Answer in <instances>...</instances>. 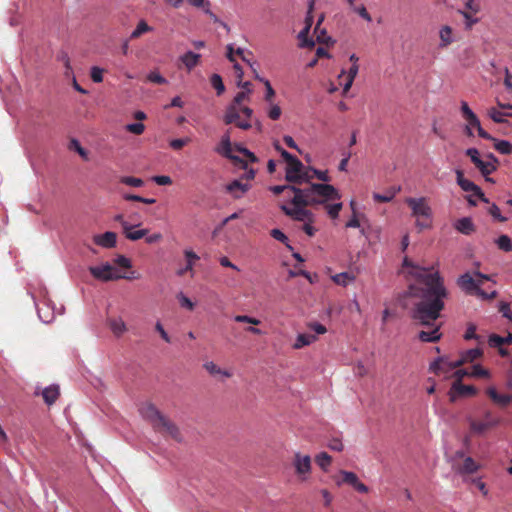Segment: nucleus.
<instances>
[{
    "instance_id": "f257e3e1",
    "label": "nucleus",
    "mask_w": 512,
    "mask_h": 512,
    "mask_svg": "<svg viewBox=\"0 0 512 512\" xmlns=\"http://www.w3.org/2000/svg\"><path fill=\"white\" fill-rule=\"evenodd\" d=\"M403 267L410 268L408 273L417 280V284L409 286L410 294L418 299L413 304L410 316L417 325L431 328L429 331H420L418 338L422 342H436L441 337L440 324H436V321L448 297L444 280L439 272H430L433 267H420L408 258L404 259Z\"/></svg>"
},
{
    "instance_id": "f03ea898",
    "label": "nucleus",
    "mask_w": 512,
    "mask_h": 512,
    "mask_svg": "<svg viewBox=\"0 0 512 512\" xmlns=\"http://www.w3.org/2000/svg\"><path fill=\"white\" fill-rule=\"evenodd\" d=\"M293 207L282 205L281 210L291 219L302 222H313V213L306 209L307 206L326 204L331 200H340L338 190L327 183H313L306 188H291Z\"/></svg>"
},
{
    "instance_id": "7ed1b4c3",
    "label": "nucleus",
    "mask_w": 512,
    "mask_h": 512,
    "mask_svg": "<svg viewBox=\"0 0 512 512\" xmlns=\"http://www.w3.org/2000/svg\"><path fill=\"white\" fill-rule=\"evenodd\" d=\"M252 89L238 92L232 102L227 106L223 121L225 124H235L242 130H249L252 127L251 119L253 110L248 106H243V102L250 100Z\"/></svg>"
},
{
    "instance_id": "20e7f679",
    "label": "nucleus",
    "mask_w": 512,
    "mask_h": 512,
    "mask_svg": "<svg viewBox=\"0 0 512 512\" xmlns=\"http://www.w3.org/2000/svg\"><path fill=\"white\" fill-rule=\"evenodd\" d=\"M283 159L286 162V180L300 184L312 178L308 171H304L302 162L287 151H283Z\"/></svg>"
},
{
    "instance_id": "39448f33",
    "label": "nucleus",
    "mask_w": 512,
    "mask_h": 512,
    "mask_svg": "<svg viewBox=\"0 0 512 512\" xmlns=\"http://www.w3.org/2000/svg\"><path fill=\"white\" fill-rule=\"evenodd\" d=\"M405 202L411 208L412 216L417 218L416 225L420 229L430 227L432 211L430 206L427 204L426 199L424 197H408Z\"/></svg>"
},
{
    "instance_id": "423d86ee",
    "label": "nucleus",
    "mask_w": 512,
    "mask_h": 512,
    "mask_svg": "<svg viewBox=\"0 0 512 512\" xmlns=\"http://www.w3.org/2000/svg\"><path fill=\"white\" fill-rule=\"evenodd\" d=\"M455 173L457 184L460 186V188L465 192L471 193V195L467 197V200L471 205H476V201L473 200L472 197H477L485 203L489 202L488 199L485 197L484 193L482 192L481 188L464 177V173L462 170L457 169Z\"/></svg>"
},
{
    "instance_id": "0eeeda50",
    "label": "nucleus",
    "mask_w": 512,
    "mask_h": 512,
    "mask_svg": "<svg viewBox=\"0 0 512 512\" xmlns=\"http://www.w3.org/2000/svg\"><path fill=\"white\" fill-rule=\"evenodd\" d=\"M460 111L462 114V118L466 121V126L475 128L477 130L479 137L483 139H492V135H490L482 128L478 116L471 110L467 102H461Z\"/></svg>"
},
{
    "instance_id": "6e6552de",
    "label": "nucleus",
    "mask_w": 512,
    "mask_h": 512,
    "mask_svg": "<svg viewBox=\"0 0 512 512\" xmlns=\"http://www.w3.org/2000/svg\"><path fill=\"white\" fill-rule=\"evenodd\" d=\"M498 423L499 419L491 411H485L483 418L480 420H469L470 430L475 434H483Z\"/></svg>"
},
{
    "instance_id": "1a4fd4ad",
    "label": "nucleus",
    "mask_w": 512,
    "mask_h": 512,
    "mask_svg": "<svg viewBox=\"0 0 512 512\" xmlns=\"http://www.w3.org/2000/svg\"><path fill=\"white\" fill-rule=\"evenodd\" d=\"M466 155L471 159L472 163L479 169L486 181L492 182L488 176L496 171V165L492 162L484 161L480 158L479 151L476 148H468Z\"/></svg>"
},
{
    "instance_id": "9d476101",
    "label": "nucleus",
    "mask_w": 512,
    "mask_h": 512,
    "mask_svg": "<svg viewBox=\"0 0 512 512\" xmlns=\"http://www.w3.org/2000/svg\"><path fill=\"white\" fill-rule=\"evenodd\" d=\"M89 272L94 278L104 282L126 278V276L120 275L118 271L109 263H105L101 266H91L89 267ZM127 279L130 278L127 277Z\"/></svg>"
},
{
    "instance_id": "9b49d317",
    "label": "nucleus",
    "mask_w": 512,
    "mask_h": 512,
    "mask_svg": "<svg viewBox=\"0 0 512 512\" xmlns=\"http://www.w3.org/2000/svg\"><path fill=\"white\" fill-rule=\"evenodd\" d=\"M458 286L470 295H478L483 298H487L486 293L481 290L482 281H477L469 273L461 275L457 280Z\"/></svg>"
},
{
    "instance_id": "f8f14e48",
    "label": "nucleus",
    "mask_w": 512,
    "mask_h": 512,
    "mask_svg": "<svg viewBox=\"0 0 512 512\" xmlns=\"http://www.w3.org/2000/svg\"><path fill=\"white\" fill-rule=\"evenodd\" d=\"M455 458H463L462 463L456 461L452 464L453 469L462 475H470L476 473L479 469V464L471 457H464L463 451H457Z\"/></svg>"
},
{
    "instance_id": "ddd939ff",
    "label": "nucleus",
    "mask_w": 512,
    "mask_h": 512,
    "mask_svg": "<svg viewBox=\"0 0 512 512\" xmlns=\"http://www.w3.org/2000/svg\"><path fill=\"white\" fill-rule=\"evenodd\" d=\"M476 393L477 389L474 386L464 385L460 380H455L449 391V399L455 402L458 397L474 396Z\"/></svg>"
},
{
    "instance_id": "4468645a",
    "label": "nucleus",
    "mask_w": 512,
    "mask_h": 512,
    "mask_svg": "<svg viewBox=\"0 0 512 512\" xmlns=\"http://www.w3.org/2000/svg\"><path fill=\"white\" fill-rule=\"evenodd\" d=\"M155 430L162 433L163 435L170 436L177 442H181L183 440L182 434L178 426L170 419H168L166 416L158 424V427H156Z\"/></svg>"
},
{
    "instance_id": "2eb2a0df",
    "label": "nucleus",
    "mask_w": 512,
    "mask_h": 512,
    "mask_svg": "<svg viewBox=\"0 0 512 512\" xmlns=\"http://www.w3.org/2000/svg\"><path fill=\"white\" fill-rule=\"evenodd\" d=\"M140 413L144 419L152 424L154 429L158 427V424L165 417L152 403L143 404L140 408Z\"/></svg>"
},
{
    "instance_id": "dca6fc26",
    "label": "nucleus",
    "mask_w": 512,
    "mask_h": 512,
    "mask_svg": "<svg viewBox=\"0 0 512 512\" xmlns=\"http://www.w3.org/2000/svg\"><path fill=\"white\" fill-rule=\"evenodd\" d=\"M293 466L295 468L296 474L302 479L305 480L307 474L310 473L311 470V458L309 455H302L299 452L295 453Z\"/></svg>"
},
{
    "instance_id": "f3484780",
    "label": "nucleus",
    "mask_w": 512,
    "mask_h": 512,
    "mask_svg": "<svg viewBox=\"0 0 512 512\" xmlns=\"http://www.w3.org/2000/svg\"><path fill=\"white\" fill-rule=\"evenodd\" d=\"M215 151L222 155L223 157H226L233 161L236 164H240L243 169H247V163L239 158L238 156H235L232 154V143L231 142H223L220 141L218 146L215 148Z\"/></svg>"
},
{
    "instance_id": "a211bd4d",
    "label": "nucleus",
    "mask_w": 512,
    "mask_h": 512,
    "mask_svg": "<svg viewBox=\"0 0 512 512\" xmlns=\"http://www.w3.org/2000/svg\"><path fill=\"white\" fill-rule=\"evenodd\" d=\"M342 482L351 485L360 493H367L368 487L359 481L358 476L354 472L341 470Z\"/></svg>"
},
{
    "instance_id": "6ab92c4d",
    "label": "nucleus",
    "mask_w": 512,
    "mask_h": 512,
    "mask_svg": "<svg viewBox=\"0 0 512 512\" xmlns=\"http://www.w3.org/2000/svg\"><path fill=\"white\" fill-rule=\"evenodd\" d=\"M117 235L114 232H105L93 236V242L103 248H113L116 245Z\"/></svg>"
},
{
    "instance_id": "aec40b11",
    "label": "nucleus",
    "mask_w": 512,
    "mask_h": 512,
    "mask_svg": "<svg viewBox=\"0 0 512 512\" xmlns=\"http://www.w3.org/2000/svg\"><path fill=\"white\" fill-rule=\"evenodd\" d=\"M482 355V350L479 348H473L462 353L461 357L451 364V368H458L465 363L473 362Z\"/></svg>"
},
{
    "instance_id": "412c9836",
    "label": "nucleus",
    "mask_w": 512,
    "mask_h": 512,
    "mask_svg": "<svg viewBox=\"0 0 512 512\" xmlns=\"http://www.w3.org/2000/svg\"><path fill=\"white\" fill-rule=\"evenodd\" d=\"M486 394L496 405L500 407H506L512 402V395L499 394L494 387L487 388Z\"/></svg>"
},
{
    "instance_id": "4be33fe9",
    "label": "nucleus",
    "mask_w": 512,
    "mask_h": 512,
    "mask_svg": "<svg viewBox=\"0 0 512 512\" xmlns=\"http://www.w3.org/2000/svg\"><path fill=\"white\" fill-rule=\"evenodd\" d=\"M439 38V47L446 48L447 46L454 42L453 29L448 25L442 26L439 31Z\"/></svg>"
},
{
    "instance_id": "5701e85b",
    "label": "nucleus",
    "mask_w": 512,
    "mask_h": 512,
    "mask_svg": "<svg viewBox=\"0 0 512 512\" xmlns=\"http://www.w3.org/2000/svg\"><path fill=\"white\" fill-rule=\"evenodd\" d=\"M108 326L117 337L124 334L127 330L126 324L121 317H112L108 319Z\"/></svg>"
},
{
    "instance_id": "b1692460",
    "label": "nucleus",
    "mask_w": 512,
    "mask_h": 512,
    "mask_svg": "<svg viewBox=\"0 0 512 512\" xmlns=\"http://www.w3.org/2000/svg\"><path fill=\"white\" fill-rule=\"evenodd\" d=\"M324 20V15H321L317 21L316 27L314 29V33L316 34L317 42L324 43L326 45L334 44L335 41L327 35V32L325 29H320V25L322 21Z\"/></svg>"
},
{
    "instance_id": "393cba45",
    "label": "nucleus",
    "mask_w": 512,
    "mask_h": 512,
    "mask_svg": "<svg viewBox=\"0 0 512 512\" xmlns=\"http://www.w3.org/2000/svg\"><path fill=\"white\" fill-rule=\"evenodd\" d=\"M200 57V54L188 51L180 57V61L187 68L188 71H191L194 67L198 65Z\"/></svg>"
},
{
    "instance_id": "a878e982",
    "label": "nucleus",
    "mask_w": 512,
    "mask_h": 512,
    "mask_svg": "<svg viewBox=\"0 0 512 512\" xmlns=\"http://www.w3.org/2000/svg\"><path fill=\"white\" fill-rule=\"evenodd\" d=\"M60 395L59 387L57 385H51L42 391V397L47 405H52L56 402Z\"/></svg>"
},
{
    "instance_id": "bb28decb",
    "label": "nucleus",
    "mask_w": 512,
    "mask_h": 512,
    "mask_svg": "<svg viewBox=\"0 0 512 512\" xmlns=\"http://www.w3.org/2000/svg\"><path fill=\"white\" fill-rule=\"evenodd\" d=\"M454 362L455 361H453V363ZM451 364L452 362H449L447 359L440 357L430 365V369L436 374L447 373L453 369L450 367Z\"/></svg>"
},
{
    "instance_id": "cd10ccee",
    "label": "nucleus",
    "mask_w": 512,
    "mask_h": 512,
    "mask_svg": "<svg viewBox=\"0 0 512 512\" xmlns=\"http://www.w3.org/2000/svg\"><path fill=\"white\" fill-rule=\"evenodd\" d=\"M184 255L186 257V266L178 270L177 274L183 276L187 272L193 271L194 262L199 259V256L192 250H185Z\"/></svg>"
},
{
    "instance_id": "c85d7f7f",
    "label": "nucleus",
    "mask_w": 512,
    "mask_h": 512,
    "mask_svg": "<svg viewBox=\"0 0 512 512\" xmlns=\"http://www.w3.org/2000/svg\"><path fill=\"white\" fill-rule=\"evenodd\" d=\"M455 229L465 235H470L474 232L475 227L472 220L468 217L459 219L455 224Z\"/></svg>"
},
{
    "instance_id": "c756f323",
    "label": "nucleus",
    "mask_w": 512,
    "mask_h": 512,
    "mask_svg": "<svg viewBox=\"0 0 512 512\" xmlns=\"http://www.w3.org/2000/svg\"><path fill=\"white\" fill-rule=\"evenodd\" d=\"M248 189L249 185L243 184L239 180H234L227 186V191L230 192L235 198H240Z\"/></svg>"
},
{
    "instance_id": "7c9ffc66",
    "label": "nucleus",
    "mask_w": 512,
    "mask_h": 512,
    "mask_svg": "<svg viewBox=\"0 0 512 512\" xmlns=\"http://www.w3.org/2000/svg\"><path fill=\"white\" fill-rule=\"evenodd\" d=\"M493 142L494 149L503 155L512 154V144L506 140H499L492 136V139H489Z\"/></svg>"
},
{
    "instance_id": "2f4dec72",
    "label": "nucleus",
    "mask_w": 512,
    "mask_h": 512,
    "mask_svg": "<svg viewBox=\"0 0 512 512\" xmlns=\"http://www.w3.org/2000/svg\"><path fill=\"white\" fill-rule=\"evenodd\" d=\"M203 366L205 370L213 376L221 375L226 378H230L232 376V374L229 371L223 370L212 361L206 362Z\"/></svg>"
},
{
    "instance_id": "473e14b6",
    "label": "nucleus",
    "mask_w": 512,
    "mask_h": 512,
    "mask_svg": "<svg viewBox=\"0 0 512 512\" xmlns=\"http://www.w3.org/2000/svg\"><path fill=\"white\" fill-rule=\"evenodd\" d=\"M488 343L491 347H501L504 344H511L512 334L509 333L506 337H502L497 334H491L489 336Z\"/></svg>"
},
{
    "instance_id": "72a5a7b5",
    "label": "nucleus",
    "mask_w": 512,
    "mask_h": 512,
    "mask_svg": "<svg viewBox=\"0 0 512 512\" xmlns=\"http://www.w3.org/2000/svg\"><path fill=\"white\" fill-rule=\"evenodd\" d=\"M335 284L346 287L349 283L355 280V276L348 272L338 273L332 276Z\"/></svg>"
},
{
    "instance_id": "f704fd0d",
    "label": "nucleus",
    "mask_w": 512,
    "mask_h": 512,
    "mask_svg": "<svg viewBox=\"0 0 512 512\" xmlns=\"http://www.w3.org/2000/svg\"><path fill=\"white\" fill-rule=\"evenodd\" d=\"M458 13L464 18V28L469 31L473 28L475 24L479 22V18L473 16V12H469L466 10L459 9Z\"/></svg>"
},
{
    "instance_id": "c9c22d12",
    "label": "nucleus",
    "mask_w": 512,
    "mask_h": 512,
    "mask_svg": "<svg viewBox=\"0 0 512 512\" xmlns=\"http://www.w3.org/2000/svg\"><path fill=\"white\" fill-rule=\"evenodd\" d=\"M487 114L495 123H505V117H512V113L502 112L495 107L489 108Z\"/></svg>"
},
{
    "instance_id": "e433bc0d",
    "label": "nucleus",
    "mask_w": 512,
    "mask_h": 512,
    "mask_svg": "<svg viewBox=\"0 0 512 512\" xmlns=\"http://www.w3.org/2000/svg\"><path fill=\"white\" fill-rule=\"evenodd\" d=\"M316 340V336L312 334H299L293 344L294 349H300L304 346L310 345Z\"/></svg>"
},
{
    "instance_id": "4c0bfd02",
    "label": "nucleus",
    "mask_w": 512,
    "mask_h": 512,
    "mask_svg": "<svg viewBox=\"0 0 512 512\" xmlns=\"http://www.w3.org/2000/svg\"><path fill=\"white\" fill-rule=\"evenodd\" d=\"M309 32H310V29L309 27H304L298 34V39L300 40V46L301 47H313L314 46V41L309 38Z\"/></svg>"
},
{
    "instance_id": "58836bf2",
    "label": "nucleus",
    "mask_w": 512,
    "mask_h": 512,
    "mask_svg": "<svg viewBox=\"0 0 512 512\" xmlns=\"http://www.w3.org/2000/svg\"><path fill=\"white\" fill-rule=\"evenodd\" d=\"M315 461L322 470L327 471L332 462V458L328 453L321 452L316 456Z\"/></svg>"
},
{
    "instance_id": "ea45409f",
    "label": "nucleus",
    "mask_w": 512,
    "mask_h": 512,
    "mask_svg": "<svg viewBox=\"0 0 512 512\" xmlns=\"http://www.w3.org/2000/svg\"><path fill=\"white\" fill-rule=\"evenodd\" d=\"M152 30V27H150L146 21L144 20H141L139 21V23L137 24L136 28L134 29V31L131 33L130 35V38L131 39H136V38H139L142 34L146 33V32H150Z\"/></svg>"
},
{
    "instance_id": "a19ab883",
    "label": "nucleus",
    "mask_w": 512,
    "mask_h": 512,
    "mask_svg": "<svg viewBox=\"0 0 512 512\" xmlns=\"http://www.w3.org/2000/svg\"><path fill=\"white\" fill-rule=\"evenodd\" d=\"M133 228H128L127 230H123L125 237L131 241H136L147 235V229H141L137 231H132Z\"/></svg>"
},
{
    "instance_id": "79ce46f5",
    "label": "nucleus",
    "mask_w": 512,
    "mask_h": 512,
    "mask_svg": "<svg viewBox=\"0 0 512 512\" xmlns=\"http://www.w3.org/2000/svg\"><path fill=\"white\" fill-rule=\"evenodd\" d=\"M496 244L500 250L505 252L512 251V242L511 239L507 235H501L497 240Z\"/></svg>"
},
{
    "instance_id": "37998d69",
    "label": "nucleus",
    "mask_w": 512,
    "mask_h": 512,
    "mask_svg": "<svg viewBox=\"0 0 512 512\" xmlns=\"http://www.w3.org/2000/svg\"><path fill=\"white\" fill-rule=\"evenodd\" d=\"M210 82L213 88L216 90L217 95H221L225 91V86L220 75L213 74L210 78Z\"/></svg>"
},
{
    "instance_id": "c03bdc74",
    "label": "nucleus",
    "mask_w": 512,
    "mask_h": 512,
    "mask_svg": "<svg viewBox=\"0 0 512 512\" xmlns=\"http://www.w3.org/2000/svg\"><path fill=\"white\" fill-rule=\"evenodd\" d=\"M256 78L258 80L262 81L265 85V88H266V92H265V96H264L265 101L268 103H272L273 98L275 96V91H274L273 87L271 86L270 82L268 80H264V79L260 78L258 75H256Z\"/></svg>"
},
{
    "instance_id": "a18cd8bd",
    "label": "nucleus",
    "mask_w": 512,
    "mask_h": 512,
    "mask_svg": "<svg viewBox=\"0 0 512 512\" xmlns=\"http://www.w3.org/2000/svg\"><path fill=\"white\" fill-rule=\"evenodd\" d=\"M120 182L132 187H142L144 185V181L142 179L132 176H123L121 177Z\"/></svg>"
},
{
    "instance_id": "49530a36",
    "label": "nucleus",
    "mask_w": 512,
    "mask_h": 512,
    "mask_svg": "<svg viewBox=\"0 0 512 512\" xmlns=\"http://www.w3.org/2000/svg\"><path fill=\"white\" fill-rule=\"evenodd\" d=\"M177 299L179 301V304L182 308H185L189 311H192L195 307V304L186 296L184 295L182 292H180L178 295H177Z\"/></svg>"
},
{
    "instance_id": "de8ad7c7",
    "label": "nucleus",
    "mask_w": 512,
    "mask_h": 512,
    "mask_svg": "<svg viewBox=\"0 0 512 512\" xmlns=\"http://www.w3.org/2000/svg\"><path fill=\"white\" fill-rule=\"evenodd\" d=\"M269 109L267 111V115L271 120H278L282 114V110L279 105L269 103Z\"/></svg>"
},
{
    "instance_id": "09e8293b",
    "label": "nucleus",
    "mask_w": 512,
    "mask_h": 512,
    "mask_svg": "<svg viewBox=\"0 0 512 512\" xmlns=\"http://www.w3.org/2000/svg\"><path fill=\"white\" fill-rule=\"evenodd\" d=\"M234 321L239 323H247L250 325H259L261 321L257 318L248 316V315H236L234 316Z\"/></svg>"
},
{
    "instance_id": "8fccbe9b",
    "label": "nucleus",
    "mask_w": 512,
    "mask_h": 512,
    "mask_svg": "<svg viewBox=\"0 0 512 512\" xmlns=\"http://www.w3.org/2000/svg\"><path fill=\"white\" fill-rule=\"evenodd\" d=\"M70 149H74L83 159H88L87 151L80 145L79 141L76 139H72L69 145Z\"/></svg>"
},
{
    "instance_id": "3c124183",
    "label": "nucleus",
    "mask_w": 512,
    "mask_h": 512,
    "mask_svg": "<svg viewBox=\"0 0 512 512\" xmlns=\"http://www.w3.org/2000/svg\"><path fill=\"white\" fill-rule=\"evenodd\" d=\"M123 198L127 201H137L145 204H154L156 202L154 198H144L134 194H125Z\"/></svg>"
},
{
    "instance_id": "603ef678",
    "label": "nucleus",
    "mask_w": 512,
    "mask_h": 512,
    "mask_svg": "<svg viewBox=\"0 0 512 512\" xmlns=\"http://www.w3.org/2000/svg\"><path fill=\"white\" fill-rule=\"evenodd\" d=\"M327 213L332 218L335 219L339 216V212L342 209V203L338 202L335 204H327L326 205Z\"/></svg>"
},
{
    "instance_id": "864d4df0",
    "label": "nucleus",
    "mask_w": 512,
    "mask_h": 512,
    "mask_svg": "<svg viewBox=\"0 0 512 512\" xmlns=\"http://www.w3.org/2000/svg\"><path fill=\"white\" fill-rule=\"evenodd\" d=\"M147 80L155 84H166L167 80L156 71H152L147 75Z\"/></svg>"
},
{
    "instance_id": "5fc2aeb1",
    "label": "nucleus",
    "mask_w": 512,
    "mask_h": 512,
    "mask_svg": "<svg viewBox=\"0 0 512 512\" xmlns=\"http://www.w3.org/2000/svg\"><path fill=\"white\" fill-rule=\"evenodd\" d=\"M125 129L135 135H141L145 130V126L142 123H131L127 124Z\"/></svg>"
},
{
    "instance_id": "6e6d98bb",
    "label": "nucleus",
    "mask_w": 512,
    "mask_h": 512,
    "mask_svg": "<svg viewBox=\"0 0 512 512\" xmlns=\"http://www.w3.org/2000/svg\"><path fill=\"white\" fill-rule=\"evenodd\" d=\"M470 376L486 378L489 377V372L480 365H474L472 367V371L470 372Z\"/></svg>"
},
{
    "instance_id": "4d7b16f0",
    "label": "nucleus",
    "mask_w": 512,
    "mask_h": 512,
    "mask_svg": "<svg viewBox=\"0 0 512 512\" xmlns=\"http://www.w3.org/2000/svg\"><path fill=\"white\" fill-rule=\"evenodd\" d=\"M103 72H104L103 69H101L97 66H93L90 71V76H91V79L93 80V82H95V83L102 82L103 81Z\"/></svg>"
},
{
    "instance_id": "13d9d810",
    "label": "nucleus",
    "mask_w": 512,
    "mask_h": 512,
    "mask_svg": "<svg viewBox=\"0 0 512 512\" xmlns=\"http://www.w3.org/2000/svg\"><path fill=\"white\" fill-rule=\"evenodd\" d=\"M190 142V138H179L170 141V147L174 150H180Z\"/></svg>"
},
{
    "instance_id": "bf43d9fd",
    "label": "nucleus",
    "mask_w": 512,
    "mask_h": 512,
    "mask_svg": "<svg viewBox=\"0 0 512 512\" xmlns=\"http://www.w3.org/2000/svg\"><path fill=\"white\" fill-rule=\"evenodd\" d=\"M315 0H310L308 5V11L307 16L305 18V27H309L311 29V26L313 24V15L312 12L314 10Z\"/></svg>"
},
{
    "instance_id": "052dcab7",
    "label": "nucleus",
    "mask_w": 512,
    "mask_h": 512,
    "mask_svg": "<svg viewBox=\"0 0 512 512\" xmlns=\"http://www.w3.org/2000/svg\"><path fill=\"white\" fill-rule=\"evenodd\" d=\"M394 196H395V193H388V194L374 193L373 199L376 202L386 203V202H390L394 198Z\"/></svg>"
},
{
    "instance_id": "680f3d73",
    "label": "nucleus",
    "mask_w": 512,
    "mask_h": 512,
    "mask_svg": "<svg viewBox=\"0 0 512 512\" xmlns=\"http://www.w3.org/2000/svg\"><path fill=\"white\" fill-rule=\"evenodd\" d=\"M464 7V10L473 12L474 14H477L480 11V5L474 0H464Z\"/></svg>"
},
{
    "instance_id": "e2e57ef3",
    "label": "nucleus",
    "mask_w": 512,
    "mask_h": 512,
    "mask_svg": "<svg viewBox=\"0 0 512 512\" xmlns=\"http://www.w3.org/2000/svg\"><path fill=\"white\" fill-rule=\"evenodd\" d=\"M353 10L360 16L362 17L364 20L368 21V22H371L372 21V18H371V15L368 13L367 9L365 8L364 5H361L359 7H352Z\"/></svg>"
},
{
    "instance_id": "0e129e2a",
    "label": "nucleus",
    "mask_w": 512,
    "mask_h": 512,
    "mask_svg": "<svg viewBox=\"0 0 512 512\" xmlns=\"http://www.w3.org/2000/svg\"><path fill=\"white\" fill-rule=\"evenodd\" d=\"M152 180L160 186L170 185L172 184V179L166 175H157L152 178Z\"/></svg>"
},
{
    "instance_id": "69168bd1",
    "label": "nucleus",
    "mask_w": 512,
    "mask_h": 512,
    "mask_svg": "<svg viewBox=\"0 0 512 512\" xmlns=\"http://www.w3.org/2000/svg\"><path fill=\"white\" fill-rule=\"evenodd\" d=\"M236 150L238 152H240L241 154H243L250 162H257L258 159L255 156V154L252 153L247 148H244V147H241V146H236Z\"/></svg>"
},
{
    "instance_id": "338daca9",
    "label": "nucleus",
    "mask_w": 512,
    "mask_h": 512,
    "mask_svg": "<svg viewBox=\"0 0 512 512\" xmlns=\"http://www.w3.org/2000/svg\"><path fill=\"white\" fill-rule=\"evenodd\" d=\"M489 213L491 214V216L493 218H495L496 220H498L500 222H505L506 221V218L501 215L499 207L497 205H495V204H493L490 207Z\"/></svg>"
},
{
    "instance_id": "774afa93",
    "label": "nucleus",
    "mask_w": 512,
    "mask_h": 512,
    "mask_svg": "<svg viewBox=\"0 0 512 512\" xmlns=\"http://www.w3.org/2000/svg\"><path fill=\"white\" fill-rule=\"evenodd\" d=\"M270 235L274 239H276L282 243H286L288 241V237L279 229H272L270 232Z\"/></svg>"
}]
</instances>
